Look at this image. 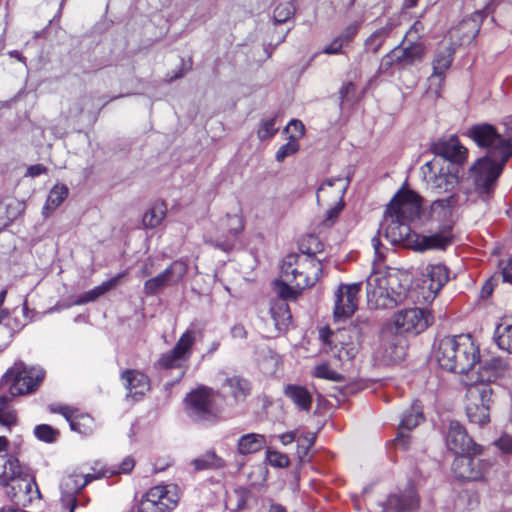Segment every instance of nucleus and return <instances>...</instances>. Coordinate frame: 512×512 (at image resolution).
<instances>
[{"label": "nucleus", "mask_w": 512, "mask_h": 512, "mask_svg": "<svg viewBox=\"0 0 512 512\" xmlns=\"http://www.w3.org/2000/svg\"><path fill=\"white\" fill-rule=\"evenodd\" d=\"M470 135L478 146L487 149L486 155L479 158L471 168L470 177L475 190L480 195L489 197L506 162L512 156V144L503 142L496 129L489 124L472 127Z\"/></svg>", "instance_id": "1"}, {"label": "nucleus", "mask_w": 512, "mask_h": 512, "mask_svg": "<svg viewBox=\"0 0 512 512\" xmlns=\"http://www.w3.org/2000/svg\"><path fill=\"white\" fill-rule=\"evenodd\" d=\"M438 365L454 373H466L479 361V349L470 335L445 336L434 351Z\"/></svg>", "instance_id": "2"}, {"label": "nucleus", "mask_w": 512, "mask_h": 512, "mask_svg": "<svg viewBox=\"0 0 512 512\" xmlns=\"http://www.w3.org/2000/svg\"><path fill=\"white\" fill-rule=\"evenodd\" d=\"M322 269L320 258L291 253L283 259L278 281H283L300 292L313 286L320 279Z\"/></svg>", "instance_id": "3"}, {"label": "nucleus", "mask_w": 512, "mask_h": 512, "mask_svg": "<svg viewBox=\"0 0 512 512\" xmlns=\"http://www.w3.org/2000/svg\"><path fill=\"white\" fill-rule=\"evenodd\" d=\"M465 411L469 421L483 426L490 420L489 409L493 390L489 385L481 382H464Z\"/></svg>", "instance_id": "4"}, {"label": "nucleus", "mask_w": 512, "mask_h": 512, "mask_svg": "<svg viewBox=\"0 0 512 512\" xmlns=\"http://www.w3.org/2000/svg\"><path fill=\"white\" fill-rule=\"evenodd\" d=\"M348 187V181L343 178L326 180L317 190V201L328 207L325 218L319 223L320 228L331 227L343 209V196Z\"/></svg>", "instance_id": "5"}, {"label": "nucleus", "mask_w": 512, "mask_h": 512, "mask_svg": "<svg viewBox=\"0 0 512 512\" xmlns=\"http://www.w3.org/2000/svg\"><path fill=\"white\" fill-rule=\"evenodd\" d=\"M197 331L189 328L177 340L174 347L160 355L155 367L160 370H180V378L185 374L186 363L189 361L196 342Z\"/></svg>", "instance_id": "6"}, {"label": "nucleus", "mask_w": 512, "mask_h": 512, "mask_svg": "<svg viewBox=\"0 0 512 512\" xmlns=\"http://www.w3.org/2000/svg\"><path fill=\"white\" fill-rule=\"evenodd\" d=\"M218 395L212 388L199 386L185 398L188 414L197 421H213L220 415V408L215 403Z\"/></svg>", "instance_id": "7"}, {"label": "nucleus", "mask_w": 512, "mask_h": 512, "mask_svg": "<svg viewBox=\"0 0 512 512\" xmlns=\"http://www.w3.org/2000/svg\"><path fill=\"white\" fill-rule=\"evenodd\" d=\"M423 178L428 188L437 195L450 192L458 183L457 175L451 171L450 165L434 158L422 166Z\"/></svg>", "instance_id": "8"}, {"label": "nucleus", "mask_w": 512, "mask_h": 512, "mask_svg": "<svg viewBox=\"0 0 512 512\" xmlns=\"http://www.w3.org/2000/svg\"><path fill=\"white\" fill-rule=\"evenodd\" d=\"M179 501L177 486L157 485L150 488L138 505V512H169Z\"/></svg>", "instance_id": "9"}, {"label": "nucleus", "mask_w": 512, "mask_h": 512, "mask_svg": "<svg viewBox=\"0 0 512 512\" xmlns=\"http://www.w3.org/2000/svg\"><path fill=\"white\" fill-rule=\"evenodd\" d=\"M426 53V47L421 41L409 42L407 39L385 55L380 62V71L386 72L392 66L406 67L420 62Z\"/></svg>", "instance_id": "10"}, {"label": "nucleus", "mask_w": 512, "mask_h": 512, "mask_svg": "<svg viewBox=\"0 0 512 512\" xmlns=\"http://www.w3.org/2000/svg\"><path fill=\"white\" fill-rule=\"evenodd\" d=\"M5 376L13 381L10 392L14 396L34 391L42 382L44 372L40 368H28L23 363H15Z\"/></svg>", "instance_id": "11"}, {"label": "nucleus", "mask_w": 512, "mask_h": 512, "mask_svg": "<svg viewBox=\"0 0 512 512\" xmlns=\"http://www.w3.org/2000/svg\"><path fill=\"white\" fill-rule=\"evenodd\" d=\"M421 197L409 189L399 190L387 205L385 213L389 217L412 221L420 215Z\"/></svg>", "instance_id": "12"}, {"label": "nucleus", "mask_w": 512, "mask_h": 512, "mask_svg": "<svg viewBox=\"0 0 512 512\" xmlns=\"http://www.w3.org/2000/svg\"><path fill=\"white\" fill-rule=\"evenodd\" d=\"M274 291L280 299L272 302L270 312L276 329L281 331L288 327L292 318L286 300H295L300 292L283 281L274 282Z\"/></svg>", "instance_id": "13"}, {"label": "nucleus", "mask_w": 512, "mask_h": 512, "mask_svg": "<svg viewBox=\"0 0 512 512\" xmlns=\"http://www.w3.org/2000/svg\"><path fill=\"white\" fill-rule=\"evenodd\" d=\"M449 279V273L446 266L441 264L428 265L422 272L421 282L418 286V292L422 300L418 302H431Z\"/></svg>", "instance_id": "14"}, {"label": "nucleus", "mask_w": 512, "mask_h": 512, "mask_svg": "<svg viewBox=\"0 0 512 512\" xmlns=\"http://www.w3.org/2000/svg\"><path fill=\"white\" fill-rule=\"evenodd\" d=\"M433 321L430 312L420 308L404 309L393 317V325L397 334L414 333L424 331Z\"/></svg>", "instance_id": "15"}, {"label": "nucleus", "mask_w": 512, "mask_h": 512, "mask_svg": "<svg viewBox=\"0 0 512 512\" xmlns=\"http://www.w3.org/2000/svg\"><path fill=\"white\" fill-rule=\"evenodd\" d=\"M456 48L449 42L443 41L439 44L434 59L432 61L433 72L429 78V89L435 86L434 93L436 97L440 96V91L444 84L445 73L450 68Z\"/></svg>", "instance_id": "16"}, {"label": "nucleus", "mask_w": 512, "mask_h": 512, "mask_svg": "<svg viewBox=\"0 0 512 512\" xmlns=\"http://www.w3.org/2000/svg\"><path fill=\"white\" fill-rule=\"evenodd\" d=\"M388 286V273L382 271L371 273L366 280L369 305L374 308H393Z\"/></svg>", "instance_id": "17"}, {"label": "nucleus", "mask_w": 512, "mask_h": 512, "mask_svg": "<svg viewBox=\"0 0 512 512\" xmlns=\"http://www.w3.org/2000/svg\"><path fill=\"white\" fill-rule=\"evenodd\" d=\"M484 19L482 11H476L467 18H464L457 26L448 33V41L456 49L462 45L472 43L479 33Z\"/></svg>", "instance_id": "18"}, {"label": "nucleus", "mask_w": 512, "mask_h": 512, "mask_svg": "<svg viewBox=\"0 0 512 512\" xmlns=\"http://www.w3.org/2000/svg\"><path fill=\"white\" fill-rule=\"evenodd\" d=\"M188 270V265L182 260H176L159 275L148 279L144 283V293L147 295L156 294L166 286L179 283Z\"/></svg>", "instance_id": "19"}, {"label": "nucleus", "mask_w": 512, "mask_h": 512, "mask_svg": "<svg viewBox=\"0 0 512 512\" xmlns=\"http://www.w3.org/2000/svg\"><path fill=\"white\" fill-rule=\"evenodd\" d=\"M360 283L340 285L336 291L334 318L337 320L351 317L357 309Z\"/></svg>", "instance_id": "20"}, {"label": "nucleus", "mask_w": 512, "mask_h": 512, "mask_svg": "<svg viewBox=\"0 0 512 512\" xmlns=\"http://www.w3.org/2000/svg\"><path fill=\"white\" fill-rule=\"evenodd\" d=\"M446 445L456 455L480 453V447L474 444L467 435L465 428L458 422H450L446 436Z\"/></svg>", "instance_id": "21"}, {"label": "nucleus", "mask_w": 512, "mask_h": 512, "mask_svg": "<svg viewBox=\"0 0 512 512\" xmlns=\"http://www.w3.org/2000/svg\"><path fill=\"white\" fill-rule=\"evenodd\" d=\"M432 152L435 154V158L447 163H463L467 157V149L462 146L457 137L451 136L449 138H441L432 144Z\"/></svg>", "instance_id": "22"}, {"label": "nucleus", "mask_w": 512, "mask_h": 512, "mask_svg": "<svg viewBox=\"0 0 512 512\" xmlns=\"http://www.w3.org/2000/svg\"><path fill=\"white\" fill-rule=\"evenodd\" d=\"M385 237L392 244H403L413 248L416 234H412L408 221L399 219L398 216L389 217L384 213Z\"/></svg>", "instance_id": "23"}, {"label": "nucleus", "mask_w": 512, "mask_h": 512, "mask_svg": "<svg viewBox=\"0 0 512 512\" xmlns=\"http://www.w3.org/2000/svg\"><path fill=\"white\" fill-rule=\"evenodd\" d=\"M98 477L99 476L90 474L85 475L83 479L79 475H69L66 477L61 484L63 489L61 505L63 509H65L66 512H74L78 507L76 493L83 489L90 481Z\"/></svg>", "instance_id": "24"}, {"label": "nucleus", "mask_w": 512, "mask_h": 512, "mask_svg": "<svg viewBox=\"0 0 512 512\" xmlns=\"http://www.w3.org/2000/svg\"><path fill=\"white\" fill-rule=\"evenodd\" d=\"M4 487H6V494L10 500L17 504L30 502L33 488L37 489L34 479L28 475H22L21 472L18 476H14Z\"/></svg>", "instance_id": "25"}, {"label": "nucleus", "mask_w": 512, "mask_h": 512, "mask_svg": "<svg viewBox=\"0 0 512 512\" xmlns=\"http://www.w3.org/2000/svg\"><path fill=\"white\" fill-rule=\"evenodd\" d=\"M459 206V195L453 193L446 198L436 199L430 207L431 218L438 222H443L444 226L452 225L455 219V211Z\"/></svg>", "instance_id": "26"}, {"label": "nucleus", "mask_w": 512, "mask_h": 512, "mask_svg": "<svg viewBox=\"0 0 512 512\" xmlns=\"http://www.w3.org/2000/svg\"><path fill=\"white\" fill-rule=\"evenodd\" d=\"M453 240L451 229L444 226L440 231L431 235H416L413 244L415 251L444 250Z\"/></svg>", "instance_id": "27"}, {"label": "nucleus", "mask_w": 512, "mask_h": 512, "mask_svg": "<svg viewBox=\"0 0 512 512\" xmlns=\"http://www.w3.org/2000/svg\"><path fill=\"white\" fill-rule=\"evenodd\" d=\"M419 499L414 487H409L401 494H393L388 497L383 505L384 512H403L415 509Z\"/></svg>", "instance_id": "28"}, {"label": "nucleus", "mask_w": 512, "mask_h": 512, "mask_svg": "<svg viewBox=\"0 0 512 512\" xmlns=\"http://www.w3.org/2000/svg\"><path fill=\"white\" fill-rule=\"evenodd\" d=\"M507 370V364L501 358H491L485 361L478 372L476 380L491 387V384L504 375Z\"/></svg>", "instance_id": "29"}, {"label": "nucleus", "mask_w": 512, "mask_h": 512, "mask_svg": "<svg viewBox=\"0 0 512 512\" xmlns=\"http://www.w3.org/2000/svg\"><path fill=\"white\" fill-rule=\"evenodd\" d=\"M406 339L401 334L392 335L391 332L383 333L384 356L390 361H401L406 354Z\"/></svg>", "instance_id": "30"}, {"label": "nucleus", "mask_w": 512, "mask_h": 512, "mask_svg": "<svg viewBox=\"0 0 512 512\" xmlns=\"http://www.w3.org/2000/svg\"><path fill=\"white\" fill-rule=\"evenodd\" d=\"M121 378L124 380V385L128 390L129 396H142L150 389L149 379L147 376L137 370H125L122 373Z\"/></svg>", "instance_id": "31"}, {"label": "nucleus", "mask_w": 512, "mask_h": 512, "mask_svg": "<svg viewBox=\"0 0 512 512\" xmlns=\"http://www.w3.org/2000/svg\"><path fill=\"white\" fill-rule=\"evenodd\" d=\"M423 420L424 417L418 409L412 407L409 411H407L403 415V418L401 419V422L399 424L398 436L394 440L395 445L406 448L407 443L405 440V431H410L413 428L417 427Z\"/></svg>", "instance_id": "32"}, {"label": "nucleus", "mask_w": 512, "mask_h": 512, "mask_svg": "<svg viewBox=\"0 0 512 512\" xmlns=\"http://www.w3.org/2000/svg\"><path fill=\"white\" fill-rule=\"evenodd\" d=\"M223 225L227 228V234L224 235L225 240L214 239L212 236L205 239L206 243H209L217 248L225 250L228 246L227 240L229 238L236 237L244 228L243 220L238 215L227 216L224 220Z\"/></svg>", "instance_id": "33"}, {"label": "nucleus", "mask_w": 512, "mask_h": 512, "mask_svg": "<svg viewBox=\"0 0 512 512\" xmlns=\"http://www.w3.org/2000/svg\"><path fill=\"white\" fill-rule=\"evenodd\" d=\"M284 394L301 411H309L312 405V395L301 385L289 384L284 388Z\"/></svg>", "instance_id": "34"}, {"label": "nucleus", "mask_w": 512, "mask_h": 512, "mask_svg": "<svg viewBox=\"0 0 512 512\" xmlns=\"http://www.w3.org/2000/svg\"><path fill=\"white\" fill-rule=\"evenodd\" d=\"M266 445L265 436L257 433H249L241 436L237 443L238 453L248 455L262 450Z\"/></svg>", "instance_id": "35"}, {"label": "nucleus", "mask_w": 512, "mask_h": 512, "mask_svg": "<svg viewBox=\"0 0 512 512\" xmlns=\"http://www.w3.org/2000/svg\"><path fill=\"white\" fill-rule=\"evenodd\" d=\"M474 460L467 455H457L452 469L455 475L463 480H476L480 477V473L473 468Z\"/></svg>", "instance_id": "36"}, {"label": "nucleus", "mask_w": 512, "mask_h": 512, "mask_svg": "<svg viewBox=\"0 0 512 512\" xmlns=\"http://www.w3.org/2000/svg\"><path fill=\"white\" fill-rule=\"evenodd\" d=\"M69 190L64 184H56L49 191L42 214L49 217L68 197Z\"/></svg>", "instance_id": "37"}, {"label": "nucleus", "mask_w": 512, "mask_h": 512, "mask_svg": "<svg viewBox=\"0 0 512 512\" xmlns=\"http://www.w3.org/2000/svg\"><path fill=\"white\" fill-rule=\"evenodd\" d=\"M21 467L19 461L9 455L0 458V485L5 486L14 477L18 476Z\"/></svg>", "instance_id": "38"}, {"label": "nucleus", "mask_w": 512, "mask_h": 512, "mask_svg": "<svg viewBox=\"0 0 512 512\" xmlns=\"http://www.w3.org/2000/svg\"><path fill=\"white\" fill-rule=\"evenodd\" d=\"M299 250L300 254L298 256L318 258L317 255L323 252L324 245L316 235L307 234L300 239Z\"/></svg>", "instance_id": "39"}, {"label": "nucleus", "mask_w": 512, "mask_h": 512, "mask_svg": "<svg viewBox=\"0 0 512 512\" xmlns=\"http://www.w3.org/2000/svg\"><path fill=\"white\" fill-rule=\"evenodd\" d=\"M123 276L124 274H118L115 277L103 282L101 285L95 287L94 289L87 291L81 296V298L76 301V304H84L96 300L98 297L102 296L110 289L118 285L120 279Z\"/></svg>", "instance_id": "40"}, {"label": "nucleus", "mask_w": 512, "mask_h": 512, "mask_svg": "<svg viewBox=\"0 0 512 512\" xmlns=\"http://www.w3.org/2000/svg\"><path fill=\"white\" fill-rule=\"evenodd\" d=\"M224 386L228 387L230 394L235 401L244 400L250 393V384L244 378L239 376H232L225 379Z\"/></svg>", "instance_id": "41"}, {"label": "nucleus", "mask_w": 512, "mask_h": 512, "mask_svg": "<svg viewBox=\"0 0 512 512\" xmlns=\"http://www.w3.org/2000/svg\"><path fill=\"white\" fill-rule=\"evenodd\" d=\"M388 287L393 307L401 303L408 294L407 285L402 284L398 274L388 273Z\"/></svg>", "instance_id": "42"}, {"label": "nucleus", "mask_w": 512, "mask_h": 512, "mask_svg": "<svg viewBox=\"0 0 512 512\" xmlns=\"http://www.w3.org/2000/svg\"><path fill=\"white\" fill-rule=\"evenodd\" d=\"M192 464L195 470L221 469L225 466V461L214 451H207L200 457L194 459Z\"/></svg>", "instance_id": "43"}, {"label": "nucleus", "mask_w": 512, "mask_h": 512, "mask_svg": "<svg viewBox=\"0 0 512 512\" xmlns=\"http://www.w3.org/2000/svg\"><path fill=\"white\" fill-rule=\"evenodd\" d=\"M167 208L164 202H156L144 214L143 224L146 228H155L159 226L166 216Z\"/></svg>", "instance_id": "44"}, {"label": "nucleus", "mask_w": 512, "mask_h": 512, "mask_svg": "<svg viewBox=\"0 0 512 512\" xmlns=\"http://www.w3.org/2000/svg\"><path fill=\"white\" fill-rule=\"evenodd\" d=\"M349 337L346 331H340L336 335L337 343L334 345L335 348L340 345L338 349V358L340 360L353 359L358 353V343L357 342H346V338Z\"/></svg>", "instance_id": "45"}, {"label": "nucleus", "mask_w": 512, "mask_h": 512, "mask_svg": "<svg viewBox=\"0 0 512 512\" xmlns=\"http://www.w3.org/2000/svg\"><path fill=\"white\" fill-rule=\"evenodd\" d=\"M495 338L500 349L512 354V325L501 323L495 330Z\"/></svg>", "instance_id": "46"}, {"label": "nucleus", "mask_w": 512, "mask_h": 512, "mask_svg": "<svg viewBox=\"0 0 512 512\" xmlns=\"http://www.w3.org/2000/svg\"><path fill=\"white\" fill-rule=\"evenodd\" d=\"M295 13V6L291 1L280 3L274 10V20L277 23L288 21Z\"/></svg>", "instance_id": "47"}, {"label": "nucleus", "mask_w": 512, "mask_h": 512, "mask_svg": "<svg viewBox=\"0 0 512 512\" xmlns=\"http://www.w3.org/2000/svg\"><path fill=\"white\" fill-rule=\"evenodd\" d=\"M93 419L89 415H80L70 420L72 430L81 434H89L92 432Z\"/></svg>", "instance_id": "48"}, {"label": "nucleus", "mask_w": 512, "mask_h": 512, "mask_svg": "<svg viewBox=\"0 0 512 512\" xmlns=\"http://www.w3.org/2000/svg\"><path fill=\"white\" fill-rule=\"evenodd\" d=\"M313 375L317 378H322L326 380H331L334 382H342L344 380V377L337 373L336 371L332 370L328 364L323 363L320 365H317L314 368Z\"/></svg>", "instance_id": "49"}, {"label": "nucleus", "mask_w": 512, "mask_h": 512, "mask_svg": "<svg viewBox=\"0 0 512 512\" xmlns=\"http://www.w3.org/2000/svg\"><path fill=\"white\" fill-rule=\"evenodd\" d=\"M35 436L44 442L52 443L56 441L59 436V431L52 428L50 425L41 424L34 429Z\"/></svg>", "instance_id": "50"}, {"label": "nucleus", "mask_w": 512, "mask_h": 512, "mask_svg": "<svg viewBox=\"0 0 512 512\" xmlns=\"http://www.w3.org/2000/svg\"><path fill=\"white\" fill-rule=\"evenodd\" d=\"M278 132L276 127V118H268L261 122L257 135L260 140H266L273 137Z\"/></svg>", "instance_id": "51"}, {"label": "nucleus", "mask_w": 512, "mask_h": 512, "mask_svg": "<svg viewBox=\"0 0 512 512\" xmlns=\"http://www.w3.org/2000/svg\"><path fill=\"white\" fill-rule=\"evenodd\" d=\"M298 150L299 144L297 137L290 136L289 141L278 149L276 153V160L278 162H282L286 157L295 154Z\"/></svg>", "instance_id": "52"}, {"label": "nucleus", "mask_w": 512, "mask_h": 512, "mask_svg": "<svg viewBox=\"0 0 512 512\" xmlns=\"http://www.w3.org/2000/svg\"><path fill=\"white\" fill-rule=\"evenodd\" d=\"M314 442L315 435L313 433H307L297 438V453L300 460H303L307 456L308 451L313 446Z\"/></svg>", "instance_id": "53"}, {"label": "nucleus", "mask_w": 512, "mask_h": 512, "mask_svg": "<svg viewBox=\"0 0 512 512\" xmlns=\"http://www.w3.org/2000/svg\"><path fill=\"white\" fill-rule=\"evenodd\" d=\"M386 32L384 29L377 30L366 40L365 46L372 53L376 54L384 42Z\"/></svg>", "instance_id": "54"}, {"label": "nucleus", "mask_w": 512, "mask_h": 512, "mask_svg": "<svg viewBox=\"0 0 512 512\" xmlns=\"http://www.w3.org/2000/svg\"><path fill=\"white\" fill-rule=\"evenodd\" d=\"M7 398L0 396V424L6 427H11L16 423V415L11 410H5Z\"/></svg>", "instance_id": "55"}, {"label": "nucleus", "mask_w": 512, "mask_h": 512, "mask_svg": "<svg viewBox=\"0 0 512 512\" xmlns=\"http://www.w3.org/2000/svg\"><path fill=\"white\" fill-rule=\"evenodd\" d=\"M267 460L274 467L284 468L290 463L287 455L278 451L267 450Z\"/></svg>", "instance_id": "56"}, {"label": "nucleus", "mask_w": 512, "mask_h": 512, "mask_svg": "<svg viewBox=\"0 0 512 512\" xmlns=\"http://www.w3.org/2000/svg\"><path fill=\"white\" fill-rule=\"evenodd\" d=\"M356 86L353 82H346L339 90L341 104L351 103L355 99Z\"/></svg>", "instance_id": "57"}, {"label": "nucleus", "mask_w": 512, "mask_h": 512, "mask_svg": "<svg viewBox=\"0 0 512 512\" xmlns=\"http://www.w3.org/2000/svg\"><path fill=\"white\" fill-rule=\"evenodd\" d=\"M494 445L503 453L512 455V436L503 434L499 439L494 442Z\"/></svg>", "instance_id": "58"}, {"label": "nucleus", "mask_w": 512, "mask_h": 512, "mask_svg": "<svg viewBox=\"0 0 512 512\" xmlns=\"http://www.w3.org/2000/svg\"><path fill=\"white\" fill-rule=\"evenodd\" d=\"M336 335L329 328L320 330V338L327 345H335L337 343Z\"/></svg>", "instance_id": "59"}, {"label": "nucleus", "mask_w": 512, "mask_h": 512, "mask_svg": "<svg viewBox=\"0 0 512 512\" xmlns=\"http://www.w3.org/2000/svg\"><path fill=\"white\" fill-rule=\"evenodd\" d=\"M47 168L42 165V164H35V165H31L28 167L27 171H26V174L25 176H28V177H37L41 174H46L47 173Z\"/></svg>", "instance_id": "60"}, {"label": "nucleus", "mask_w": 512, "mask_h": 512, "mask_svg": "<svg viewBox=\"0 0 512 512\" xmlns=\"http://www.w3.org/2000/svg\"><path fill=\"white\" fill-rule=\"evenodd\" d=\"M358 31V25L357 24H350L346 29L343 31L341 36L338 39L342 40V43L348 42L350 39H352Z\"/></svg>", "instance_id": "61"}, {"label": "nucleus", "mask_w": 512, "mask_h": 512, "mask_svg": "<svg viewBox=\"0 0 512 512\" xmlns=\"http://www.w3.org/2000/svg\"><path fill=\"white\" fill-rule=\"evenodd\" d=\"M247 334V330L242 324H236L231 328V335L234 339H246Z\"/></svg>", "instance_id": "62"}, {"label": "nucleus", "mask_w": 512, "mask_h": 512, "mask_svg": "<svg viewBox=\"0 0 512 512\" xmlns=\"http://www.w3.org/2000/svg\"><path fill=\"white\" fill-rule=\"evenodd\" d=\"M343 46L342 40L336 38L330 45L324 49L326 54H338Z\"/></svg>", "instance_id": "63"}, {"label": "nucleus", "mask_w": 512, "mask_h": 512, "mask_svg": "<svg viewBox=\"0 0 512 512\" xmlns=\"http://www.w3.org/2000/svg\"><path fill=\"white\" fill-rule=\"evenodd\" d=\"M502 277L505 282L512 284V259H510L502 268Z\"/></svg>", "instance_id": "64"}]
</instances>
